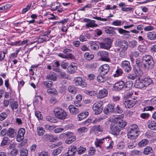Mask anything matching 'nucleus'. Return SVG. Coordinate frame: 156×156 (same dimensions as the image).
<instances>
[{
  "label": "nucleus",
  "mask_w": 156,
  "mask_h": 156,
  "mask_svg": "<svg viewBox=\"0 0 156 156\" xmlns=\"http://www.w3.org/2000/svg\"><path fill=\"white\" fill-rule=\"evenodd\" d=\"M60 138L62 139L65 140V142L66 144H69L75 140L76 137L73 132H67L61 134Z\"/></svg>",
  "instance_id": "obj_1"
},
{
  "label": "nucleus",
  "mask_w": 156,
  "mask_h": 156,
  "mask_svg": "<svg viewBox=\"0 0 156 156\" xmlns=\"http://www.w3.org/2000/svg\"><path fill=\"white\" fill-rule=\"evenodd\" d=\"M54 112L55 116L58 119L64 120L67 118V112L61 108H56L54 110Z\"/></svg>",
  "instance_id": "obj_2"
},
{
  "label": "nucleus",
  "mask_w": 156,
  "mask_h": 156,
  "mask_svg": "<svg viewBox=\"0 0 156 156\" xmlns=\"http://www.w3.org/2000/svg\"><path fill=\"white\" fill-rule=\"evenodd\" d=\"M140 67L144 68H148V66L145 62H143V59H142V62L139 65H135L133 67V71L137 75L139 76H141L143 74V71Z\"/></svg>",
  "instance_id": "obj_3"
},
{
  "label": "nucleus",
  "mask_w": 156,
  "mask_h": 156,
  "mask_svg": "<svg viewBox=\"0 0 156 156\" xmlns=\"http://www.w3.org/2000/svg\"><path fill=\"white\" fill-rule=\"evenodd\" d=\"M143 62H145L148 66V68L151 69L153 68L154 65V62L153 58L149 55H145L143 57Z\"/></svg>",
  "instance_id": "obj_4"
},
{
  "label": "nucleus",
  "mask_w": 156,
  "mask_h": 156,
  "mask_svg": "<svg viewBox=\"0 0 156 156\" xmlns=\"http://www.w3.org/2000/svg\"><path fill=\"white\" fill-rule=\"evenodd\" d=\"M115 45L116 47H120L121 50L127 51L129 47L127 42L125 40L118 39L116 41Z\"/></svg>",
  "instance_id": "obj_5"
},
{
  "label": "nucleus",
  "mask_w": 156,
  "mask_h": 156,
  "mask_svg": "<svg viewBox=\"0 0 156 156\" xmlns=\"http://www.w3.org/2000/svg\"><path fill=\"white\" fill-rule=\"evenodd\" d=\"M112 43V41L111 39L105 38L102 42L99 44L100 48H101L109 49L111 47Z\"/></svg>",
  "instance_id": "obj_6"
},
{
  "label": "nucleus",
  "mask_w": 156,
  "mask_h": 156,
  "mask_svg": "<svg viewBox=\"0 0 156 156\" xmlns=\"http://www.w3.org/2000/svg\"><path fill=\"white\" fill-rule=\"evenodd\" d=\"M102 102H96L93 105L92 109L94 111V114L98 115L101 113L102 110Z\"/></svg>",
  "instance_id": "obj_7"
},
{
  "label": "nucleus",
  "mask_w": 156,
  "mask_h": 156,
  "mask_svg": "<svg viewBox=\"0 0 156 156\" xmlns=\"http://www.w3.org/2000/svg\"><path fill=\"white\" fill-rule=\"evenodd\" d=\"M121 66L124 71L127 73L130 72L132 69L130 62L127 60L122 61L121 64Z\"/></svg>",
  "instance_id": "obj_8"
},
{
  "label": "nucleus",
  "mask_w": 156,
  "mask_h": 156,
  "mask_svg": "<svg viewBox=\"0 0 156 156\" xmlns=\"http://www.w3.org/2000/svg\"><path fill=\"white\" fill-rule=\"evenodd\" d=\"M98 55L100 56L102 61L109 62L110 59L109 58V53L107 51H100L98 52Z\"/></svg>",
  "instance_id": "obj_9"
},
{
  "label": "nucleus",
  "mask_w": 156,
  "mask_h": 156,
  "mask_svg": "<svg viewBox=\"0 0 156 156\" xmlns=\"http://www.w3.org/2000/svg\"><path fill=\"white\" fill-rule=\"evenodd\" d=\"M111 132L113 135H117L119 134L120 130L116 123H112L110 126Z\"/></svg>",
  "instance_id": "obj_10"
},
{
  "label": "nucleus",
  "mask_w": 156,
  "mask_h": 156,
  "mask_svg": "<svg viewBox=\"0 0 156 156\" xmlns=\"http://www.w3.org/2000/svg\"><path fill=\"white\" fill-rule=\"evenodd\" d=\"M136 102L135 99H125L123 101V104L126 108H132L135 105Z\"/></svg>",
  "instance_id": "obj_11"
},
{
  "label": "nucleus",
  "mask_w": 156,
  "mask_h": 156,
  "mask_svg": "<svg viewBox=\"0 0 156 156\" xmlns=\"http://www.w3.org/2000/svg\"><path fill=\"white\" fill-rule=\"evenodd\" d=\"M115 104H109L104 108L103 112L106 114L110 113H114V109Z\"/></svg>",
  "instance_id": "obj_12"
},
{
  "label": "nucleus",
  "mask_w": 156,
  "mask_h": 156,
  "mask_svg": "<svg viewBox=\"0 0 156 156\" xmlns=\"http://www.w3.org/2000/svg\"><path fill=\"white\" fill-rule=\"evenodd\" d=\"M74 83L77 86H81L82 87H86L87 85L86 83L83 81L81 77H78L74 79Z\"/></svg>",
  "instance_id": "obj_13"
},
{
  "label": "nucleus",
  "mask_w": 156,
  "mask_h": 156,
  "mask_svg": "<svg viewBox=\"0 0 156 156\" xmlns=\"http://www.w3.org/2000/svg\"><path fill=\"white\" fill-rule=\"evenodd\" d=\"M109 66L107 64L103 65L99 68L100 73L103 75L107 74L109 71Z\"/></svg>",
  "instance_id": "obj_14"
},
{
  "label": "nucleus",
  "mask_w": 156,
  "mask_h": 156,
  "mask_svg": "<svg viewBox=\"0 0 156 156\" xmlns=\"http://www.w3.org/2000/svg\"><path fill=\"white\" fill-rule=\"evenodd\" d=\"M77 69L76 64L74 62H72L69 66L67 68V71L70 74H72L75 73Z\"/></svg>",
  "instance_id": "obj_15"
},
{
  "label": "nucleus",
  "mask_w": 156,
  "mask_h": 156,
  "mask_svg": "<svg viewBox=\"0 0 156 156\" xmlns=\"http://www.w3.org/2000/svg\"><path fill=\"white\" fill-rule=\"evenodd\" d=\"M144 104L146 105V106L153 105L155 107H156V96L154 97L153 98H151V100H148L144 101Z\"/></svg>",
  "instance_id": "obj_16"
},
{
  "label": "nucleus",
  "mask_w": 156,
  "mask_h": 156,
  "mask_svg": "<svg viewBox=\"0 0 156 156\" xmlns=\"http://www.w3.org/2000/svg\"><path fill=\"white\" fill-rule=\"evenodd\" d=\"M108 139L107 140V143L104 144V147L105 149L108 150L112 149L114 144V142L111 139V138L110 137H108Z\"/></svg>",
  "instance_id": "obj_17"
},
{
  "label": "nucleus",
  "mask_w": 156,
  "mask_h": 156,
  "mask_svg": "<svg viewBox=\"0 0 156 156\" xmlns=\"http://www.w3.org/2000/svg\"><path fill=\"white\" fill-rule=\"evenodd\" d=\"M147 126L151 130H156V121L152 119L149 120L147 122Z\"/></svg>",
  "instance_id": "obj_18"
},
{
  "label": "nucleus",
  "mask_w": 156,
  "mask_h": 156,
  "mask_svg": "<svg viewBox=\"0 0 156 156\" xmlns=\"http://www.w3.org/2000/svg\"><path fill=\"white\" fill-rule=\"evenodd\" d=\"M128 133H140L138 126L135 124L130 126L127 130Z\"/></svg>",
  "instance_id": "obj_19"
},
{
  "label": "nucleus",
  "mask_w": 156,
  "mask_h": 156,
  "mask_svg": "<svg viewBox=\"0 0 156 156\" xmlns=\"http://www.w3.org/2000/svg\"><path fill=\"white\" fill-rule=\"evenodd\" d=\"M91 132H102L103 131V128L102 126L100 125H94L90 129Z\"/></svg>",
  "instance_id": "obj_20"
},
{
  "label": "nucleus",
  "mask_w": 156,
  "mask_h": 156,
  "mask_svg": "<svg viewBox=\"0 0 156 156\" xmlns=\"http://www.w3.org/2000/svg\"><path fill=\"white\" fill-rule=\"evenodd\" d=\"M77 150V148L76 146H71V149L68 150L66 155L68 156H73L76 153Z\"/></svg>",
  "instance_id": "obj_21"
},
{
  "label": "nucleus",
  "mask_w": 156,
  "mask_h": 156,
  "mask_svg": "<svg viewBox=\"0 0 156 156\" xmlns=\"http://www.w3.org/2000/svg\"><path fill=\"white\" fill-rule=\"evenodd\" d=\"M16 135V131L12 128H9L8 130L7 136L10 138H14Z\"/></svg>",
  "instance_id": "obj_22"
},
{
  "label": "nucleus",
  "mask_w": 156,
  "mask_h": 156,
  "mask_svg": "<svg viewBox=\"0 0 156 156\" xmlns=\"http://www.w3.org/2000/svg\"><path fill=\"white\" fill-rule=\"evenodd\" d=\"M108 92L107 90L103 88L99 91L98 95V98H102L106 97L108 95Z\"/></svg>",
  "instance_id": "obj_23"
},
{
  "label": "nucleus",
  "mask_w": 156,
  "mask_h": 156,
  "mask_svg": "<svg viewBox=\"0 0 156 156\" xmlns=\"http://www.w3.org/2000/svg\"><path fill=\"white\" fill-rule=\"evenodd\" d=\"M140 133H127V136L129 139L131 140H136Z\"/></svg>",
  "instance_id": "obj_24"
},
{
  "label": "nucleus",
  "mask_w": 156,
  "mask_h": 156,
  "mask_svg": "<svg viewBox=\"0 0 156 156\" xmlns=\"http://www.w3.org/2000/svg\"><path fill=\"white\" fill-rule=\"evenodd\" d=\"M124 82L123 81H120L115 84L114 87L115 90H121L123 88L124 89Z\"/></svg>",
  "instance_id": "obj_25"
},
{
  "label": "nucleus",
  "mask_w": 156,
  "mask_h": 156,
  "mask_svg": "<svg viewBox=\"0 0 156 156\" xmlns=\"http://www.w3.org/2000/svg\"><path fill=\"white\" fill-rule=\"evenodd\" d=\"M69 109L71 114L73 115H76L79 112V109L72 105L69 106Z\"/></svg>",
  "instance_id": "obj_26"
},
{
  "label": "nucleus",
  "mask_w": 156,
  "mask_h": 156,
  "mask_svg": "<svg viewBox=\"0 0 156 156\" xmlns=\"http://www.w3.org/2000/svg\"><path fill=\"white\" fill-rule=\"evenodd\" d=\"M60 66V64L59 62L58 61H56L52 64V69L55 72H59L60 71V69L59 68Z\"/></svg>",
  "instance_id": "obj_27"
},
{
  "label": "nucleus",
  "mask_w": 156,
  "mask_h": 156,
  "mask_svg": "<svg viewBox=\"0 0 156 156\" xmlns=\"http://www.w3.org/2000/svg\"><path fill=\"white\" fill-rule=\"evenodd\" d=\"M128 147L129 149H132L135 147L137 144L136 140H131L128 139L127 141Z\"/></svg>",
  "instance_id": "obj_28"
},
{
  "label": "nucleus",
  "mask_w": 156,
  "mask_h": 156,
  "mask_svg": "<svg viewBox=\"0 0 156 156\" xmlns=\"http://www.w3.org/2000/svg\"><path fill=\"white\" fill-rule=\"evenodd\" d=\"M133 82L131 81H127L124 83V90L126 91L129 90L132 88L133 85Z\"/></svg>",
  "instance_id": "obj_29"
},
{
  "label": "nucleus",
  "mask_w": 156,
  "mask_h": 156,
  "mask_svg": "<svg viewBox=\"0 0 156 156\" xmlns=\"http://www.w3.org/2000/svg\"><path fill=\"white\" fill-rule=\"evenodd\" d=\"M43 137L44 140H49L50 142H54L57 139L56 137H54L52 135L45 134L43 136Z\"/></svg>",
  "instance_id": "obj_30"
},
{
  "label": "nucleus",
  "mask_w": 156,
  "mask_h": 156,
  "mask_svg": "<svg viewBox=\"0 0 156 156\" xmlns=\"http://www.w3.org/2000/svg\"><path fill=\"white\" fill-rule=\"evenodd\" d=\"M51 39V37H46L44 36L42 34H41L39 37L38 39V41L39 42L41 43L43 41H49Z\"/></svg>",
  "instance_id": "obj_31"
},
{
  "label": "nucleus",
  "mask_w": 156,
  "mask_h": 156,
  "mask_svg": "<svg viewBox=\"0 0 156 156\" xmlns=\"http://www.w3.org/2000/svg\"><path fill=\"white\" fill-rule=\"evenodd\" d=\"M116 123L120 130L122 128L124 127L127 124V122L123 120H120Z\"/></svg>",
  "instance_id": "obj_32"
},
{
  "label": "nucleus",
  "mask_w": 156,
  "mask_h": 156,
  "mask_svg": "<svg viewBox=\"0 0 156 156\" xmlns=\"http://www.w3.org/2000/svg\"><path fill=\"white\" fill-rule=\"evenodd\" d=\"M135 87L137 88H142L145 87L144 83L139 80L136 81L134 84Z\"/></svg>",
  "instance_id": "obj_33"
},
{
  "label": "nucleus",
  "mask_w": 156,
  "mask_h": 156,
  "mask_svg": "<svg viewBox=\"0 0 156 156\" xmlns=\"http://www.w3.org/2000/svg\"><path fill=\"white\" fill-rule=\"evenodd\" d=\"M95 20H90V21L86 24V27L87 28L97 27L98 25L97 24H95Z\"/></svg>",
  "instance_id": "obj_34"
},
{
  "label": "nucleus",
  "mask_w": 156,
  "mask_h": 156,
  "mask_svg": "<svg viewBox=\"0 0 156 156\" xmlns=\"http://www.w3.org/2000/svg\"><path fill=\"white\" fill-rule=\"evenodd\" d=\"M142 81L144 83L145 87L149 85L152 82V80L150 78L146 77L142 79Z\"/></svg>",
  "instance_id": "obj_35"
},
{
  "label": "nucleus",
  "mask_w": 156,
  "mask_h": 156,
  "mask_svg": "<svg viewBox=\"0 0 156 156\" xmlns=\"http://www.w3.org/2000/svg\"><path fill=\"white\" fill-rule=\"evenodd\" d=\"M46 79L47 80L55 81L57 79V77L55 74L53 72L52 74H48L46 76Z\"/></svg>",
  "instance_id": "obj_36"
},
{
  "label": "nucleus",
  "mask_w": 156,
  "mask_h": 156,
  "mask_svg": "<svg viewBox=\"0 0 156 156\" xmlns=\"http://www.w3.org/2000/svg\"><path fill=\"white\" fill-rule=\"evenodd\" d=\"M89 115L88 112H82L80 113L78 115V117L79 118V120L81 121L83 119L87 117Z\"/></svg>",
  "instance_id": "obj_37"
},
{
  "label": "nucleus",
  "mask_w": 156,
  "mask_h": 156,
  "mask_svg": "<svg viewBox=\"0 0 156 156\" xmlns=\"http://www.w3.org/2000/svg\"><path fill=\"white\" fill-rule=\"evenodd\" d=\"M90 47L93 50H97L99 48V46L95 42L91 41L90 42Z\"/></svg>",
  "instance_id": "obj_38"
},
{
  "label": "nucleus",
  "mask_w": 156,
  "mask_h": 156,
  "mask_svg": "<svg viewBox=\"0 0 156 156\" xmlns=\"http://www.w3.org/2000/svg\"><path fill=\"white\" fill-rule=\"evenodd\" d=\"M153 152L151 147L147 146L145 148L144 150V154L145 155H148L152 153Z\"/></svg>",
  "instance_id": "obj_39"
},
{
  "label": "nucleus",
  "mask_w": 156,
  "mask_h": 156,
  "mask_svg": "<svg viewBox=\"0 0 156 156\" xmlns=\"http://www.w3.org/2000/svg\"><path fill=\"white\" fill-rule=\"evenodd\" d=\"M147 38L151 40H155L156 39V35L154 33L149 32L147 34Z\"/></svg>",
  "instance_id": "obj_40"
},
{
  "label": "nucleus",
  "mask_w": 156,
  "mask_h": 156,
  "mask_svg": "<svg viewBox=\"0 0 156 156\" xmlns=\"http://www.w3.org/2000/svg\"><path fill=\"white\" fill-rule=\"evenodd\" d=\"M149 142V140L147 139H144L139 142L138 146L140 147H144L147 145Z\"/></svg>",
  "instance_id": "obj_41"
},
{
  "label": "nucleus",
  "mask_w": 156,
  "mask_h": 156,
  "mask_svg": "<svg viewBox=\"0 0 156 156\" xmlns=\"http://www.w3.org/2000/svg\"><path fill=\"white\" fill-rule=\"evenodd\" d=\"M145 136L147 138H151L154 136L155 133L151 131H148L145 133Z\"/></svg>",
  "instance_id": "obj_42"
},
{
  "label": "nucleus",
  "mask_w": 156,
  "mask_h": 156,
  "mask_svg": "<svg viewBox=\"0 0 156 156\" xmlns=\"http://www.w3.org/2000/svg\"><path fill=\"white\" fill-rule=\"evenodd\" d=\"M62 148L58 147L54 150L52 153V154L53 156H56L60 154L62 151Z\"/></svg>",
  "instance_id": "obj_43"
},
{
  "label": "nucleus",
  "mask_w": 156,
  "mask_h": 156,
  "mask_svg": "<svg viewBox=\"0 0 156 156\" xmlns=\"http://www.w3.org/2000/svg\"><path fill=\"white\" fill-rule=\"evenodd\" d=\"M142 105L146 107L143 108V112L145 111H152L154 109V108L152 106L150 105L146 106V105L144 104V102L142 103Z\"/></svg>",
  "instance_id": "obj_44"
},
{
  "label": "nucleus",
  "mask_w": 156,
  "mask_h": 156,
  "mask_svg": "<svg viewBox=\"0 0 156 156\" xmlns=\"http://www.w3.org/2000/svg\"><path fill=\"white\" fill-rule=\"evenodd\" d=\"M86 149L85 147L80 146L77 148V152L78 154H81L84 153Z\"/></svg>",
  "instance_id": "obj_45"
},
{
  "label": "nucleus",
  "mask_w": 156,
  "mask_h": 156,
  "mask_svg": "<svg viewBox=\"0 0 156 156\" xmlns=\"http://www.w3.org/2000/svg\"><path fill=\"white\" fill-rule=\"evenodd\" d=\"M103 75H102V74L98 75L97 77L98 81L100 83H103L107 79Z\"/></svg>",
  "instance_id": "obj_46"
},
{
  "label": "nucleus",
  "mask_w": 156,
  "mask_h": 156,
  "mask_svg": "<svg viewBox=\"0 0 156 156\" xmlns=\"http://www.w3.org/2000/svg\"><path fill=\"white\" fill-rule=\"evenodd\" d=\"M68 91L73 94H75L77 91L76 88L73 86H70L68 88Z\"/></svg>",
  "instance_id": "obj_47"
},
{
  "label": "nucleus",
  "mask_w": 156,
  "mask_h": 156,
  "mask_svg": "<svg viewBox=\"0 0 156 156\" xmlns=\"http://www.w3.org/2000/svg\"><path fill=\"white\" fill-rule=\"evenodd\" d=\"M20 156H28V151L27 149L22 148L20 150Z\"/></svg>",
  "instance_id": "obj_48"
},
{
  "label": "nucleus",
  "mask_w": 156,
  "mask_h": 156,
  "mask_svg": "<svg viewBox=\"0 0 156 156\" xmlns=\"http://www.w3.org/2000/svg\"><path fill=\"white\" fill-rule=\"evenodd\" d=\"M98 66L97 63H89L87 64L86 67L90 69L91 70H93L95 69Z\"/></svg>",
  "instance_id": "obj_49"
},
{
  "label": "nucleus",
  "mask_w": 156,
  "mask_h": 156,
  "mask_svg": "<svg viewBox=\"0 0 156 156\" xmlns=\"http://www.w3.org/2000/svg\"><path fill=\"white\" fill-rule=\"evenodd\" d=\"M42 84L47 88H50L52 86L53 82L52 81H46L43 82Z\"/></svg>",
  "instance_id": "obj_50"
},
{
  "label": "nucleus",
  "mask_w": 156,
  "mask_h": 156,
  "mask_svg": "<svg viewBox=\"0 0 156 156\" xmlns=\"http://www.w3.org/2000/svg\"><path fill=\"white\" fill-rule=\"evenodd\" d=\"M84 57L86 59L88 60H90L94 58V55L90 54L89 52H87L84 54Z\"/></svg>",
  "instance_id": "obj_51"
},
{
  "label": "nucleus",
  "mask_w": 156,
  "mask_h": 156,
  "mask_svg": "<svg viewBox=\"0 0 156 156\" xmlns=\"http://www.w3.org/2000/svg\"><path fill=\"white\" fill-rule=\"evenodd\" d=\"M18 106V102L16 101H15L14 102L10 103V106L12 111H14V108L15 109H17Z\"/></svg>",
  "instance_id": "obj_52"
},
{
  "label": "nucleus",
  "mask_w": 156,
  "mask_h": 156,
  "mask_svg": "<svg viewBox=\"0 0 156 156\" xmlns=\"http://www.w3.org/2000/svg\"><path fill=\"white\" fill-rule=\"evenodd\" d=\"M37 134L39 136L42 135L45 132V130H44L43 128L40 126L38 127L37 128Z\"/></svg>",
  "instance_id": "obj_53"
},
{
  "label": "nucleus",
  "mask_w": 156,
  "mask_h": 156,
  "mask_svg": "<svg viewBox=\"0 0 156 156\" xmlns=\"http://www.w3.org/2000/svg\"><path fill=\"white\" fill-rule=\"evenodd\" d=\"M88 129L85 127H81L77 129V131L80 134L86 132L88 131Z\"/></svg>",
  "instance_id": "obj_54"
},
{
  "label": "nucleus",
  "mask_w": 156,
  "mask_h": 156,
  "mask_svg": "<svg viewBox=\"0 0 156 156\" xmlns=\"http://www.w3.org/2000/svg\"><path fill=\"white\" fill-rule=\"evenodd\" d=\"M115 72L116 73L114 74V76L115 77H117L120 76L123 73V71L120 68H118L116 70Z\"/></svg>",
  "instance_id": "obj_55"
},
{
  "label": "nucleus",
  "mask_w": 156,
  "mask_h": 156,
  "mask_svg": "<svg viewBox=\"0 0 156 156\" xmlns=\"http://www.w3.org/2000/svg\"><path fill=\"white\" fill-rule=\"evenodd\" d=\"M107 139H108V137L100 139H97V140L98 143H99L100 144H102L104 143V144H105V143H107Z\"/></svg>",
  "instance_id": "obj_56"
},
{
  "label": "nucleus",
  "mask_w": 156,
  "mask_h": 156,
  "mask_svg": "<svg viewBox=\"0 0 156 156\" xmlns=\"http://www.w3.org/2000/svg\"><path fill=\"white\" fill-rule=\"evenodd\" d=\"M138 49L142 53L146 52L147 50V48L144 45L140 46L138 48Z\"/></svg>",
  "instance_id": "obj_57"
},
{
  "label": "nucleus",
  "mask_w": 156,
  "mask_h": 156,
  "mask_svg": "<svg viewBox=\"0 0 156 156\" xmlns=\"http://www.w3.org/2000/svg\"><path fill=\"white\" fill-rule=\"evenodd\" d=\"M84 93L88 95L91 96H94L96 94L94 91L85 90L84 91Z\"/></svg>",
  "instance_id": "obj_58"
},
{
  "label": "nucleus",
  "mask_w": 156,
  "mask_h": 156,
  "mask_svg": "<svg viewBox=\"0 0 156 156\" xmlns=\"http://www.w3.org/2000/svg\"><path fill=\"white\" fill-rule=\"evenodd\" d=\"M8 116L7 113L5 112H3L1 113L0 114V120L1 121H3Z\"/></svg>",
  "instance_id": "obj_59"
},
{
  "label": "nucleus",
  "mask_w": 156,
  "mask_h": 156,
  "mask_svg": "<svg viewBox=\"0 0 156 156\" xmlns=\"http://www.w3.org/2000/svg\"><path fill=\"white\" fill-rule=\"evenodd\" d=\"M114 113H121L123 112L122 109L119 107V105L115 108H114Z\"/></svg>",
  "instance_id": "obj_60"
},
{
  "label": "nucleus",
  "mask_w": 156,
  "mask_h": 156,
  "mask_svg": "<svg viewBox=\"0 0 156 156\" xmlns=\"http://www.w3.org/2000/svg\"><path fill=\"white\" fill-rule=\"evenodd\" d=\"M9 138L7 137H4L1 144V146L3 147L7 144Z\"/></svg>",
  "instance_id": "obj_61"
},
{
  "label": "nucleus",
  "mask_w": 156,
  "mask_h": 156,
  "mask_svg": "<svg viewBox=\"0 0 156 156\" xmlns=\"http://www.w3.org/2000/svg\"><path fill=\"white\" fill-rule=\"evenodd\" d=\"M105 30L107 33L108 34L111 36H112L115 34V32L114 30H110L108 28H106Z\"/></svg>",
  "instance_id": "obj_62"
},
{
  "label": "nucleus",
  "mask_w": 156,
  "mask_h": 156,
  "mask_svg": "<svg viewBox=\"0 0 156 156\" xmlns=\"http://www.w3.org/2000/svg\"><path fill=\"white\" fill-rule=\"evenodd\" d=\"M150 116V115L148 113H141L140 117L142 119H146Z\"/></svg>",
  "instance_id": "obj_63"
},
{
  "label": "nucleus",
  "mask_w": 156,
  "mask_h": 156,
  "mask_svg": "<svg viewBox=\"0 0 156 156\" xmlns=\"http://www.w3.org/2000/svg\"><path fill=\"white\" fill-rule=\"evenodd\" d=\"M95 151V149L94 147H90L88 151V154L90 156H92L93 155Z\"/></svg>",
  "instance_id": "obj_64"
}]
</instances>
